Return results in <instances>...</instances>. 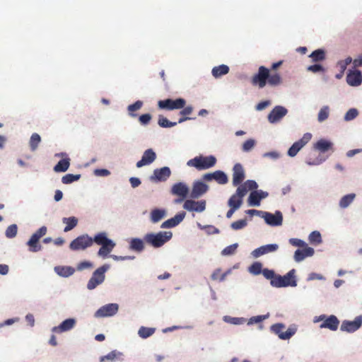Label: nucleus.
Returning a JSON list of instances; mask_svg holds the SVG:
<instances>
[{"label": "nucleus", "mask_w": 362, "mask_h": 362, "mask_svg": "<svg viewBox=\"0 0 362 362\" xmlns=\"http://www.w3.org/2000/svg\"><path fill=\"white\" fill-rule=\"evenodd\" d=\"M93 243L101 245L98 252V255L104 259L109 255L115 247V243L107 237L105 233L102 232L95 235L93 238L87 234L80 235L71 242L69 247L74 251L83 250L92 246Z\"/></svg>", "instance_id": "f257e3e1"}, {"label": "nucleus", "mask_w": 362, "mask_h": 362, "mask_svg": "<svg viewBox=\"0 0 362 362\" xmlns=\"http://www.w3.org/2000/svg\"><path fill=\"white\" fill-rule=\"evenodd\" d=\"M216 163V158L214 156H198L189 160L187 166L194 167L198 170H204L214 167Z\"/></svg>", "instance_id": "f03ea898"}, {"label": "nucleus", "mask_w": 362, "mask_h": 362, "mask_svg": "<svg viewBox=\"0 0 362 362\" xmlns=\"http://www.w3.org/2000/svg\"><path fill=\"white\" fill-rule=\"evenodd\" d=\"M286 327L284 323H276L270 327V330L272 333L276 334L280 339L288 340L290 339L297 332V327L295 325L289 326L286 332L282 330Z\"/></svg>", "instance_id": "7ed1b4c3"}, {"label": "nucleus", "mask_w": 362, "mask_h": 362, "mask_svg": "<svg viewBox=\"0 0 362 362\" xmlns=\"http://www.w3.org/2000/svg\"><path fill=\"white\" fill-rule=\"evenodd\" d=\"M110 269L109 264H104L98 268L93 273L87 284V288L89 290L94 289L98 285L101 284L105 278V272Z\"/></svg>", "instance_id": "20e7f679"}, {"label": "nucleus", "mask_w": 362, "mask_h": 362, "mask_svg": "<svg viewBox=\"0 0 362 362\" xmlns=\"http://www.w3.org/2000/svg\"><path fill=\"white\" fill-rule=\"evenodd\" d=\"M362 327V315H357L353 320H344L340 325V330L352 334Z\"/></svg>", "instance_id": "39448f33"}, {"label": "nucleus", "mask_w": 362, "mask_h": 362, "mask_svg": "<svg viewBox=\"0 0 362 362\" xmlns=\"http://www.w3.org/2000/svg\"><path fill=\"white\" fill-rule=\"evenodd\" d=\"M312 138L310 133H305L298 141L294 142L287 151V155L291 158L295 157L298 153L309 142Z\"/></svg>", "instance_id": "423d86ee"}, {"label": "nucleus", "mask_w": 362, "mask_h": 362, "mask_svg": "<svg viewBox=\"0 0 362 362\" xmlns=\"http://www.w3.org/2000/svg\"><path fill=\"white\" fill-rule=\"evenodd\" d=\"M186 100L184 98H178L175 100L168 98L160 100V109L168 110H179L185 106Z\"/></svg>", "instance_id": "0eeeda50"}, {"label": "nucleus", "mask_w": 362, "mask_h": 362, "mask_svg": "<svg viewBox=\"0 0 362 362\" xmlns=\"http://www.w3.org/2000/svg\"><path fill=\"white\" fill-rule=\"evenodd\" d=\"M288 110L282 105H276L267 115L268 122L270 124L279 122L286 115Z\"/></svg>", "instance_id": "6e6552de"}, {"label": "nucleus", "mask_w": 362, "mask_h": 362, "mask_svg": "<svg viewBox=\"0 0 362 362\" xmlns=\"http://www.w3.org/2000/svg\"><path fill=\"white\" fill-rule=\"evenodd\" d=\"M269 76V70L264 66L259 67L258 72L252 78L254 85H258L259 88H263L267 83V78Z\"/></svg>", "instance_id": "1a4fd4ad"}, {"label": "nucleus", "mask_w": 362, "mask_h": 362, "mask_svg": "<svg viewBox=\"0 0 362 362\" xmlns=\"http://www.w3.org/2000/svg\"><path fill=\"white\" fill-rule=\"evenodd\" d=\"M262 218L267 225L273 227L280 226L283 223V214L280 211H276L274 214L264 211Z\"/></svg>", "instance_id": "9d476101"}, {"label": "nucleus", "mask_w": 362, "mask_h": 362, "mask_svg": "<svg viewBox=\"0 0 362 362\" xmlns=\"http://www.w3.org/2000/svg\"><path fill=\"white\" fill-rule=\"evenodd\" d=\"M269 196L267 192L262 189L252 191L247 199V203L250 206H259L261 201Z\"/></svg>", "instance_id": "9b49d317"}, {"label": "nucleus", "mask_w": 362, "mask_h": 362, "mask_svg": "<svg viewBox=\"0 0 362 362\" xmlns=\"http://www.w3.org/2000/svg\"><path fill=\"white\" fill-rule=\"evenodd\" d=\"M183 208L188 211L203 212L206 209V201H194L193 199L185 200Z\"/></svg>", "instance_id": "f8f14e48"}, {"label": "nucleus", "mask_w": 362, "mask_h": 362, "mask_svg": "<svg viewBox=\"0 0 362 362\" xmlns=\"http://www.w3.org/2000/svg\"><path fill=\"white\" fill-rule=\"evenodd\" d=\"M119 309L117 303H110L100 308L95 313V317H110L115 315Z\"/></svg>", "instance_id": "ddd939ff"}, {"label": "nucleus", "mask_w": 362, "mask_h": 362, "mask_svg": "<svg viewBox=\"0 0 362 362\" xmlns=\"http://www.w3.org/2000/svg\"><path fill=\"white\" fill-rule=\"evenodd\" d=\"M279 249V245L276 243L267 244L256 248L251 252V255L254 258H258L262 255L275 252Z\"/></svg>", "instance_id": "4468645a"}, {"label": "nucleus", "mask_w": 362, "mask_h": 362, "mask_svg": "<svg viewBox=\"0 0 362 362\" xmlns=\"http://www.w3.org/2000/svg\"><path fill=\"white\" fill-rule=\"evenodd\" d=\"M186 212L184 211L178 212L175 216L161 223L160 228H171L178 226L185 218Z\"/></svg>", "instance_id": "2eb2a0df"}, {"label": "nucleus", "mask_w": 362, "mask_h": 362, "mask_svg": "<svg viewBox=\"0 0 362 362\" xmlns=\"http://www.w3.org/2000/svg\"><path fill=\"white\" fill-rule=\"evenodd\" d=\"M208 189V185L202 181H196L193 184L189 197L193 199H199L207 192Z\"/></svg>", "instance_id": "dca6fc26"}, {"label": "nucleus", "mask_w": 362, "mask_h": 362, "mask_svg": "<svg viewBox=\"0 0 362 362\" xmlns=\"http://www.w3.org/2000/svg\"><path fill=\"white\" fill-rule=\"evenodd\" d=\"M170 192L175 196L187 197L189 194V188L186 183L179 182L172 186Z\"/></svg>", "instance_id": "f3484780"}, {"label": "nucleus", "mask_w": 362, "mask_h": 362, "mask_svg": "<svg viewBox=\"0 0 362 362\" xmlns=\"http://www.w3.org/2000/svg\"><path fill=\"white\" fill-rule=\"evenodd\" d=\"M245 174L243 165L236 163L233 168V185L236 187L240 185L245 179Z\"/></svg>", "instance_id": "a211bd4d"}, {"label": "nucleus", "mask_w": 362, "mask_h": 362, "mask_svg": "<svg viewBox=\"0 0 362 362\" xmlns=\"http://www.w3.org/2000/svg\"><path fill=\"white\" fill-rule=\"evenodd\" d=\"M314 254V249L307 246L302 250L297 249L294 252L293 259L296 262L299 263L303 262L306 257H313Z\"/></svg>", "instance_id": "6ab92c4d"}, {"label": "nucleus", "mask_w": 362, "mask_h": 362, "mask_svg": "<svg viewBox=\"0 0 362 362\" xmlns=\"http://www.w3.org/2000/svg\"><path fill=\"white\" fill-rule=\"evenodd\" d=\"M156 159V153L151 149H147L144 151L142 158L136 163L137 168H141L150 165Z\"/></svg>", "instance_id": "aec40b11"}, {"label": "nucleus", "mask_w": 362, "mask_h": 362, "mask_svg": "<svg viewBox=\"0 0 362 362\" xmlns=\"http://www.w3.org/2000/svg\"><path fill=\"white\" fill-rule=\"evenodd\" d=\"M346 82L351 86H358L362 83V74L359 70L349 71L346 76Z\"/></svg>", "instance_id": "412c9836"}, {"label": "nucleus", "mask_w": 362, "mask_h": 362, "mask_svg": "<svg viewBox=\"0 0 362 362\" xmlns=\"http://www.w3.org/2000/svg\"><path fill=\"white\" fill-rule=\"evenodd\" d=\"M340 322L337 316L331 315L326 316L325 320L320 325V328H327L332 331H336L338 329Z\"/></svg>", "instance_id": "4be33fe9"}, {"label": "nucleus", "mask_w": 362, "mask_h": 362, "mask_svg": "<svg viewBox=\"0 0 362 362\" xmlns=\"http://www.w3.org/2000/svg\"><path fill=\"white\" fill-rule=\"evenodd\" d=\"M76 320L74 318H69L64 320L59 326L54 327L52 332L62 333L71 330L76 325Z\"/></svg>", "instance_id": "5701e85b"}, {"label": "nucleus", "mask_w": 362, "mask_h": 362, "mask_svg": "<svg viewBox=\"0 0 362 362\" xmlns=\"http://www.w3.org/2000/svg\"><path fill=\"white\" fill-rule=\"evenodd\" d=\"M296 273V269H292L285 275L281 276L285 287H296L297 286V279Z\"/></svg>", "instance_id": "b1692460"}, {"label": "nucleus", "mask_w": 362, "mask_h": 362, "mask_svg": "<svg viewBox=\"0 0 362 362\" xmlns=\"http://www.w3.org/2000/svg\"><path fill=\"white\" fill-rule=\"evenodd\" d=\"M333 146L332 142L328 141L325 139H321L318 140L314 145L315 149L320 151L321 153H325L330 149Z\"/></svg>", "instance_id": "393cba45"}, {"label": "nucleus", "mask_w": 362, "mask_h": 362, "mask_svg": "<svg viewBox=\"0 0 362 362\" xmlns=\"http://www.w3.org/2000/svg\"><path fill=\"white\" fill-rule=\"evenodd\" d=\"M54 271L61 276L69 277L74 273L75 269L69 266H57L54 267Z\"/></svg>", "instance_id": "a878e982"}, {"label": "nucleus", "mask_w": 362, "mask_h": 362, "mask_svg": "<svg viewBox=\"0 0 362 362\" xmlns=\"http://www.w3.org/2000/svg\"><path fill=\"white\" fill-rule=\"evenodd\" d=\"M39 240L36 235L33 234L27 245L29 246V250L32 252H36L42 250V246L39 243Z\"/></svg>", "instance_id": "bb28decb"}, {"label": "nucleus", "mask_w": 362, "mask_h": 362, "mask_svg": "<svg viewBox=\"0 0 362 362\" xmlns=\"http://www.w3.org/2000/svg\"><path fill=\"white\" fill-rule=\"evenodd\" d=\"M355 198L356 194L354 193H350L343 196L339 202V207L343 209L348 208L352 204Z\"/></svg>", "instance_id": "cd10ccee"}, {"label": "nucleus", "mask_w": 362, "mask_h": 362, "mask_svg": "<svg viewBox=\"0 0 362 362\" xmlns=\"http://www.w3.org/2000/svg\"><path fill=\"white\" fill-rule=\"evenodd\" d=\"M229 72V67L227 65L221 64L218 66H214L211 70L212 76L216 78L227 74Z\"/></svg>", "instance_id": "c85d7f7f"}, {"label": "nucleus", "mask_w": 362, "mask_h": 362, "mask_svg": "<svg viewBox=\"0 0 362 362\" xmlns=\"http://www.w3.org/2000/svg\"><path fill=\"white\" fill-rule=\"evenodd\" d=\"M330 114V107L329 105H323L320 107L317 113V121L320 123H322L326 121Z\"/></svg>", "instance_id": "c756f323"}, {"label": "nucleus", "mask_w": 362, "mask_h": 362, "mask_svg": "<svg viewBox=\"0 0 362 362\" xmlns=\"http://www.w3.org/2000/svg\"><path fill=\"white\" fill-rule=\"evenodd\" d=\"M325 51L323 49H317L311 52L309 57L313 62H322L325 59Z\"/></svg>", "instance_id": "7c9ffc66"}, {"label": "nucleus", "mask_w": 362, "mask_h": 362, "mask_svg": "<svg viewBox=\"0 0 362 362\" xmlns=\"http://www.w3.org/2000/svg\"><path fill=\"white\" fill-rule=\"evenodd\" d=\"M70 159L69 158L60 160L54 167V170L57 173L66 171L70 165Z\"/></svg>", "instance_id": "2f4dec72"}, {"label": "nucleus", "mask_w": 362, "mask_h": 362, "mask_svg": "<svg viewBox=\"0 0 362 362\" xmlns=\"http://www.w3.org/2000/svg\"><path fill=\"white\" fill-rule=\"evenodd\" d=\"M62 222L66 224L64 231L68 232L77 226L78 219L74 216L63 218Z\"/></svg>", "instance_id": "473e14b6"}, {"label": "nucleus", "mask_w": 362, "mask_h": 362, "mask_svg": "<svg viewBox=\"0 0 362 362\" xmlns=\"http://www.w3.org/2000/svg\"><path fill=\"white\" fill-rule=\"evenodd\" d=\"M144 240L154 247H158V233H149L144 236Z\"/></svg>", "instance_id": "72a5a7b5"}, {"label": "nucleus", "mask_w": 362, "mask_h": 362, "mask_svg": "<svg viewBox=\"0 0 362 362\" xmlns=\"http://www.w3.org/2000/svg\"><path fill=\"white\" fill-rule=\"evenodd\" d=\"M262 264L260 262H253L247 269L248 272L255 276L262 274Z\"/></svg>", "instance_id": "f704fd0d"}, {"label": "nucleus", "mask_w": 362, "mask_h": 362, "mask_svg": "<svg viewBox=\"0 0 362 362\" xmlns=\"http://www.w3.org/2000/svg\"><path fill=\"white\" fill-rule=\"evenodd\" d=\"M156 332V328L141 327L139 329L138 334L142 339H146L153 335Z\"/></svg>", "instance_id": "c9c22d12"}, {"label": "nucleus", "mask_w": 362, "mask_h": 362, "mask_svg": "<svg viewBox=\"0 0 362 362\" xmlns=\"http://www.w3.org/2000/svg\"><path fill=\"white\" fill-rule=\"evenodd\" d=\"M214 180L220 185H225L228 182L227 175L221 170H216L214 172Z\"/></svg>", "instance_id": "e433bc0d"}, {"label": "nucleus", "mask_w": 362, "mask_h": 362, "mask_svg": "<svg viewBox=\"0 0 362 362\" xmlns=\"http://www.w3.org/2000/svg\"><path fill=\"white\" fill-rule=\"evenodd\" d=\"M223 321L231 325H239L245 323L246 322V319L244 317L224 316Z\"/></svg>", "instance_id": "4c0bfd02"}, {"label": "nucleus", "mask_w": 362, "mask_h": 362, "mask_svg": "<svg viewBox=\"0 0 362 362\" xmlns=\"http://www.w3.org/2000/svg\"><path fill=\"white\" fill-rule=\"evenodd\" d=\"M359 115V112L356 108H350L344 115V120L345 122H351L355 119Z\"/></svg>", "instance_id": "58836bf2"}, {"label": "nucleus", "mask_w": 362, "mask_h": 362, "mask_svg": "<svg viewBox=\"0 0 362 362\" xmlns=\"http://www.w3.org/2000/svg\"><path fill=\"white\" fill-rule=\"evenodd\" d=\"M41 141L40 136L37 133H33L30 139V148L32 151H35L37 147Z\"/></svg>", "instance_id": "ea45409f"}, {"label": "nucleus", "mask_w": 362, "mask_h": 362, "mask_svg": "<svg viewBox=\"0 0 362 362\" xmlns=\"http://www.w3.org/2000/svg\"><path fill=\"white\" fill-rule=\"evenodd\" d=\"M143 105V102L141 100H137L134 103L129 105L127 107L129 115L132 117L137 116L134 112L140 110Z\"/></svg>", "instance_id": "a19ab883"}, {"label": "nucleus", "mask_w": 362, "mask_h": 362, "mask_svg": "<svg viewBox=\"0 0 362 362\" xmlns=\"http://www.w3.org/2000/svg\"><path fill=\"white\" fill-rule=\"evenodd\" d=\"M269 317V313H267L266 315H256V316H253V317H251L248 320H247V325H255V324H259L261 323L262 321L268 319Z\"/></svg>", "instance_id": "79ce46f5"}, {"label": "nucleus", "mask_w": 362, "mask_h": 362, "mask_svg": "<svg viewBox=\"0 0 362 362\" xmlns=\"http://www.w3.org/2000/svg\"><path fill=\"white\" fill-rule=\"evenodd\" d=\"M308 240L312 244H320L322 243V236L319 231L314 230L308 235Z\"/></svg>", "instance_id": "37998d69"}, {"label": "nucleus", "mask_w": 362, "mask_h": 362, "mask_svg": "<svg viewBox=\"0 0 362 362\" xmlns=\"http://www.w3.org/2000/svg\"><path fill=\"white\" fill-rule=\"evenodd\" d=\"M130 247L133 250L141 252L144 249V241L139 238H134L130 243Z\"/></svg>", "instance_id": "c03bdc74"}, {"label": "nucleus", "mask_w": 362, "mask_h": 362, "mask_svg": "<svg viewBox=\"0 0 362 362\" xmlns=\"http://www.w3.org/2000/svg\"><path fill=\"white\" fill-rule=\"evenodd\" d=\"M239 198H237V197L234 196L233 194L229 198L228 200V206L230 208L236 207L235 209L238 210L240 208L243 204V201L238 199Z\"/></svg>", "instance_id": "a18cd8bd"}, {"label": "nucleus", "mask_w": 362, "mask_h": 362, "mask_svg": "<svg viewBox=\"0 0 362 362\" xmlns=\"http://www.w3.org/2000/svg\"><path fill=\"white\" fill-rule=\"evenodd\" d=\"M270 285L274 288H284V284L281 275L276 274L270 281Z\"/></svg>", "instance_id": "49530a36"}, {"label": "nucleus", "mask_w": 362, "mask_h": 362, "mask_svg": "<svg viewBox=\"0 0 362 362\" xmlns=\"http://www.w3.org/2000/svg\"><path fill=\"white\" fill-rule=\"evenodd\" d=\"M256 145V141L253 139L246 140L242 145V151L243 152L251 151Z\"/></svg>", "instance_id": "de8ad7c7"}, {"label": "nucleus", "mask_w": 362, "mask_h": 362, "mask_svg": "<svg viewBox=\"0 0 362 362\" xmlns=\"http://www.w3.org/2000/svg\"><path fill=\"white\" fill-rule=\"evenodd\" d=\"M247 225V219H240L238 221H234L230 224V228L234 230H238L243 229Z\"/></svg>", "instance_id": "09e8293b"}, {"label": "nucleus", "mask_w": 362, "mask_h": 362, "mask_svg": "<svg viewBox=\"0 0 362 362\" xmlns=\"http://www.w3.org/2000/svg\"><path fill=\"white\" fill-rule=\"evenodd\" d=\"M238 247V243H234L229 246H227L221 251V255L230 256V255H234L236 252Z\"/></svg>", "instance_id": "8fccbe9b"}, {"label": "nucleus", "mask_w": 362, "mask_h": 362, "mask_svg": "<svg viewBox=\"0 0 362 362\" xmlns=\"http://www.w3.org/2000/svg\"><path fill=\"white\" fill-rule=\"evenodd\" d=\"M220 272H221V269H216L211 274V279L213 280L219 279L220 281H223L225 280L226 276L230 273V270L229 269L222 274H220Z\"/></svg>", "instance_id": "3c124183"}, {"label": "nucleus", "mask_w": 362, "mask_h": 362, "mask_svg": "<svg viewBox=\"0 0 362 362\" xmlns=\"http://www.w3.org/2000/svg\"><path fill=\"white\" fill-rule=\"evenodd\" d=\"M267 80L269 84L273 86H278L281 82V78L280 75L277 73L274 74H269V76H268Z\"/></svg>", "instance_id": "603ef678"}, {"label": "nucleus", "mask_w": 362, "mask_h": 362, "mask_svg": "<svg viewBox=\"0 0 362 362\" xmlns=\"http://www.w3.org/2000/svg\"><path fill=\"white\" fill-rule=\"evenodd\" d=\"M247 189L244 184L238 185L234 196L239 198L238 199L243 201V197L247 194Z\"/></svg>", "instance_id": "864d4df0"}, {"label": "nucleus", "mask_w": 362, "mask_h": 362, "mask_svg": "<svg viewBox=\"0 0 362 362\" xmlns=\"http://www.w3.org/2000/svg\"><path fill=\"white\" fill-rule=\"evenodd\" d=\"M173 237V233L170 230L160 231V247L169 241Z\"/></svg>", "instance_id": "5fc2aeb1"}, {"label": "nucleus", "mask_w": 362, "mask_h": 362, "mask_svg": "<svg viewBox=\"0 0 362 362\" xmlns=\"http://www.w3.org/2000/svg\"><path fill=\"white\" fill-rule=\"evenodd\" d=\"M81 175H73V174H66L62 178V182L64 184H70L74 181H77L80 179Z\"/></svg>", "instance_id": "6e6d98bb"}, {"label": "nucleus", "mask_w": 362, "mask_h": 362, "mask_svg": "<svg viewBox=\"0 0 362 362\" xmlns=\"http://www.w3.org/2000/svg\"><path fill=\"white\" fill-rule=\"evenodd\" d=\"M171 175V170L168 167L160 168V182L166 181Z\"/></svg>", "instance_id": "4d7b16f0"}, {"label": "nucleus", "mask_w": 362, "mask_h": 362, "mask_svg": "<svg viewBox=\"0 0 362 362\" xmlns=\"http://www.w3.org/2000/svg\"><path fill=\"white\" fill-rule=\"evenodd\" d=\"M325 160H326V158H324L321 156H318L317 157H316L314 159H312L311 158H308L306 160L305 163L308 165L313 166V165H319L322 164L323 162H325Z\"/></svg>", "instance_id": "13d9d810"}, {"label": "nucleus", "mask_w": 362, "mask_h": 362, "mask_svg": "<svg viewBox=\"0 0 362 362\" xmlns=\"http://www.w3.org/2000/svg\"><path fill=\"white\" fill-rule=\"evenodd\" d=\"M18 231V227L16 224L10 225L6 230V236L8 238H13L16 237Z\"/></svg>", "instance_id": "bf43d9fd"}, {"label": "nucleus", "mask_w": 362, "mask_h": 362, "mask_svg": "<svg viewBox=\"0 0 362 362\" xmlns=\"http://www.w3.org/2000/svg\"><path fill=\"white\" fill-rule=\"evenodd\" d=\"M352 62V58L351 57H348L344 60H341L338 62L337 66L339 67L341 74H344V71L346 69V67L349 64Z\"/></svg>", "instance_id": "052dcab7"}, {"label": "nucleus", "mask_w": 362, "mask_h": 362, "mask_svg": "<svg viewBox=\"0 0 362 362\" xmlns=\"http://www.w3.org/2000/svg\"><path fill=\"white\" fill-rule=\"evenodd\" d=\"M122 354L116 350L110 352L108 354L103 356L100 358V362H103L105 360L114 361L118 356H121Z\"/></svg>", "instance_id": "680f3d73"}, {"label": "nucleus", "mask_w": 362, "mask_h": 362, "mask_svg": "<svg viewBox=\"0 0 362 362\" xmlns=\"http://www.w3.org/2000/svg\"><path fill=\"white\" fill-rule=\"evenodd\" d=\"M288 242L292 246H294V247H305L308 246L307 243L304 240H303L301 239H298V238H290L288 240Z\"/></svg>", "instance_id": "e2e57ef3"}, {"label": "nucleus", "mask_w": 362, "mask_h": 362, "mask_svg": "<svg viewBox=\"0 0 362 362\" xmlns=\"http://www.w3.org/2000/svg\"><path fill=\"white\" fill-rule=\"evenodd\" d=\"M177 125V122H170L167 118L160 117V127L170 128Z\"/></svg>", "instance_id": "0e129e2a"}, {"label": "nucleus", "mask_w": 362, "mask_h": 362, "mask_svg": "<svg viewBox=\"0 0 362 362\" xmlns=\"http://www.w3.org/2000/svg\"><path fill=\"white\" fill-rule=\"evenodd\" d=\"M263 158H269L272 160H276L281 157V153L276 151L266 152L262 155Z\"/></svg>", "instance_id": "69168bd1"}, {"label": "nucleus", "mask_w": 362, "mask_h": 362, "mask_svg": "<svg viewBox=\"0 0 362 362\" xmlns=\"http://www.w3.org/2000/svg\"><path fill=\"white\" fill-rule=\"evenodd\" d=\"M244 185H245L247 191L250 190L252 192L257 190V189L258 188V184L253 180H247L244 182Z\"/></svg>", "instance_id": "338daca9"}, {"label": "nucleus", "mask_w": 362, "mask_h": 362, "mask_svg": "<svg viewBox=\"0 0 362 362\" xmlns=\"http://www.w3.org/2000/svg\"><path fill=\"white\" fill-rule=\"evenodd\" d=\"M271 104H272V102L269 100L261 101L258 104L256 105L255 110L257 111H262L264 109H266L267 107L271 105Z\"/></svg>", "instance_id": "774afa93"}]
</instances>
